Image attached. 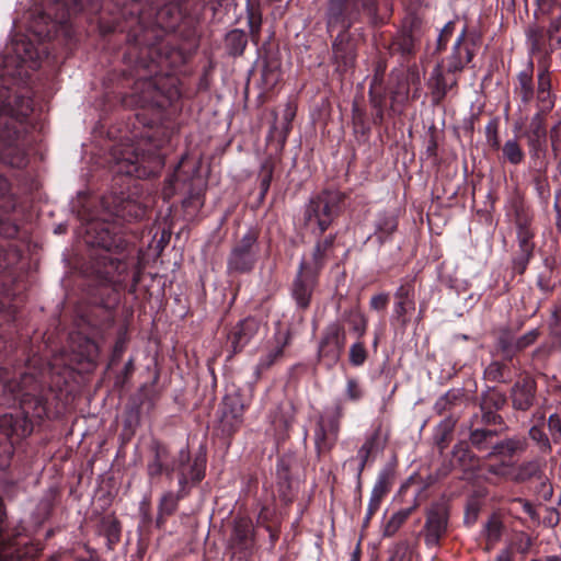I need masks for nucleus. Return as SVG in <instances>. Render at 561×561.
Masks as SVG:
<instances>
[{
  "label": "nucleus",
  "mask_w": 561,
  "mask_h": 561,
  "mask_svg": "<svg viewBox=\"0 0 561 561\" xmlns=\"http://www.w3.org/2000/svg\"><path fill=\"white\" fill-rule=\"evenodd\" d=\"M345 194L336 190H324L310 198L304 217L308 225H314L311 232L321 237L340 215Z\"/></svg>",
  "instance_id": "3"
},
{
  "label": "nucleus",
  "mask_w": 561,
  "mask_h": 561,
  "mask_svg": "<svg viewBox=\"0 0 561 561\" xmlns=\"http://www.w3.org/2000/svg\"><path fill=\"white\" fill-rule=\"evenodd\" d=\"M230 541L233 553L238 554L240 560L248 561L252 557L255 546V530L250 519H236Z\"/></svg>",
  "instance_id": "13"
},
{
  "label": "nucleus",
  "mask_w": 561,
  "mask_h": 561,
  "mask_svg": "<svg viewBox=\"0 0 561 561\" xmlns=\"http://www.w3.org/2000/svg\"><path fill=\"white\" fill-rule=\"evenodd\" d=\"M360 10L353 0H327L324 19L327 31H348L358 20Z\"/></svg>",
  "instance_id": "8"
},
{
  "label": "nucleus",
  "mask_w": 561,
  "mask_h": 561,
  "mask_svg": "<svg viewBox=\"0 0 561 561\" xmlns=\"http://www.w3.org/2000/svg\"><path fill=\"white\" fill-rule=\"evenodd\" d=\"M260 329V321L253 317H248L240 320L228 333L227 342L232 352H241L251 340L257 334Z\"/></svg>",
  "instance_id": "20"
},
{
  "label": "nucleus",
  "mask_w": 561,
  "mask_h": 561,
  "mask_svg": "<svg viewBox=\"0 0 561 561\" xmlns=\"http://www.w3.org/2000/svg\"><path fill=\"white\" fill-rule=\"evenodd\" d=\"M527 145L533 167L540 172H546L548 168L547 137L527 136Z\"/></svg>",
  "instance_id": "31"
},
{
  "label": "nucleus",
  "mask_w": 561,
  "mask_h": 561,
  "mask_svg": "<svg viewBox=\"0 0 561 561\" xmlns=\"http://www.w3.org/2000/svg\"><path fill=\"white\" fill-rule=\"evenodd\" d=\"M71 358L65 363L66 366L73 369L72 364H93L99 356V345L92 339L80 333L70 335Z\"/></svg>",
  "instance_id": "19"
},
{
  "label": "nucleus",
  "mask_w": 561,
  "mask_h": 561,
  "mask_svg": "<svg viewBox=\"0 0 561 561\" xmlns=\"http://www.w3.org/2000/svg\"><path fill=\"white\" fill-rule=\"evenodd\" d=\"M337 435H332L324 417H320L314 431V445L318 456L328 454L336 442Z\"/></svg>",
  "instance_id": "32"
},
{
  "label": "nucleus",
  "mask_w": 561,
  "mask_h": 561,
  "mask_svg": "<svg viewBox=\"0 0 561 561\" xmlns=\"http://www.w3.org/2000/svg\"><path fill=\"white\" fill-rule=\"evenodd\" d=\"M248 45V35L243 30L233 28L225 36V48L232 57L243 55Z\"/></svg>",
  "instance_id": "36"
},
{
  "label": "nucleus",
  "mask_w": 561,
  "mask_h": 561,
  "mask_svg": "<svg viewBox=\"0 0 561 561\" xmlns=\"http://www.w3.org/2000/svg\"><path fill=\"white\" fill-rule=\"evenodd\" d=\"M285 345L286 341H277L275 345L268 348L267 352L260 357L254 368L256 379H259L264 371L270 369L279 358L283 357Z\"/></svg>",
  "instance_id": "35"
},
{
  "label": "nucleus",
  "mask_w": 561,
  "mask_h": 561,
  "mask_svg": "<svg viewBox=\"0 0 561 561\" xmlns=\"http://www.w3.org/2000/svg\"><path fill=\"white\" fill-rule=\"evenodd\" d=\"M368 358V350L362 339H357L348 350V362L353 367L363 366Z\"/></svg>",
  "instance_id": "49"
},
{
  "label": "nucleus",
  "mask_w": 561,
  "mask_h": 561,
  "mask_svg": "<svg viewBox=\"0 0 561 561\" xmlns=\"http://www.w3.org/2000/svg\"><path fill=\"white\" fill-rule=\"evenodd\" d=\"M448 510L445 503L431 504L426 511V520L423 528L424 541L427 547H436L446 535L448 528Z\"/></svg>",
  "instance_id": "10"
},
{
  "label": "nucleus",
  "mask_w": 561,
  "mask_h": 561,
  "mask_svg": "<svg viewBox=\"0 0 561 561\" xmlns=\"http://www.w3.org/2000/svg\"><path fill=\"white\" fill-rule=\"evenodd\" d=\"M319 275L298 266L297 274L291 283L290 294L300 310H307L310 307L313 291L318 285Z\"/></svg>",
  "instance_id": "14"
},
{
  "label": "nucleus",
  "mask_w": 561,
  "mask_h": 561,
  "mask_svg": "<svg viewBox=\"0 0 561 561\" xmlns=\"http://www.w3.org/2000/svg\"><path fill=\"white\" fill-rule=\"evenodd\" d=\"M332 55L335 70L345 73L352 69L356 60V47L347 31H340L332 43Z\"/></svg>",
  "instance_id": "17"
},
{
  "label": "nucleus",
  "mask_w": 561,
  "mask_h": 561,
  "mask_svg": "<svg viewBox=\"0 0 561 561\" xmlns=\"http://www.w3.org/2000/svg\"><path fill=\"white\" fill-rule=\"evenodd\" d=\"M188 492V489H179L176 493L165 492L159 502V515H172L178 508L179 501L187 496Z\"/></svg>",
  "instance_id": "42"
},
{
  "label": "nucleus",
  "mask_w": 561,
  "mask_h": 561,
  "mask_svg": "<svg viewBox=\"0 0 561 561\" xmlns=\"http://www.w3.org/2000/svg\"><path fill=\"white\" fill-rule=\"evenodd\" d=\"M101 206L104 217L87 224L84 241L88 245L99 249L91 254L88 273L102 289L106 290V299L100 294L101 305L111 308L117 302V294L128 276L129 264L124 254L127 242L116 222L110 220L140 219L146 214V207L124 192L104 195Z\"/></svg>",
  "instance_id": "1"
},
{
  "label": "nucleus",
  "mask_w": 561,
  "mask_h": 561,
  "mask_svg": "<svg viewBox=\"0 0 561 561\" xmlns=\"http://www.w3.org/2000/svg\"><path fill=\"white\" fill-rule=\"evenodd\" d=\"M347 322L353 333L357 339H363L367 331V319L357 308L344 310L341 316V322Z\"/></svg>",
  "instance_id": "38"
},
{
  "label": "nucleus",
  "mask_w": 561,
  "mask_h": 561,
  "mask_svg": "<svg viewBox=\"0 0 561 561\" xmlns=\"http://www.w3.org/2000/svg\"><path fill=\"white\" fill-rule=\"evenodd\" d=\"M414 511V506L403 508L394 513L390 519L387 522L383 528V536L391 537L393 536L400 527L405 523L409 516Z\"/></svg>",
  "instance_id": "48"
},
{
  "label": "nucleus",
  "mask_w": 561,
  "mask_h": 561,
  "mask_svg": "<svg viewBox=\"0 0 561 561\" xmlns=\"http://www.w3.org/2000/svg\"><path fill=\"white\" fill-rule=\"evenodd\" d=\"M44 382L32 373H24L20 379H11L2 385L3 392L13 401L20 400L22 404L34 400L36 407L44 404L42 390Z\"/></svg>",
  "instance_id": "9"
},
{
  "label": "nucleus",
  "mask_w": 561,
  "mask_h": 561,
  "mask_svg": "<svg viewBox=\"0 0 561 561\" xmlns=\"http://www.w3.org/2000/svg\"><path fill=\"white\" fill-rule=\"evenodd\" d=\"M502 151L504 159L514 165L522 163L525 158L522 147L515 139L505 141Z\"/></svg>",
  "instance_id": "51"
},
{
  "label": "nucleus",
  "mask_w": 561,
  "mask_h": 561,
  "mask_svg": "<svg viewBox=\"0 0 561 561\" xmlns=\"http://www.w3.org/2000/svg\"><path fill=\"white\" fill-rule=\"evenodd\" d=\"M391 54H400L402 57H410L415 53V39L411 31H403L398 34L390 45Z\"/></svg>",
  "instance_id": "40"
},
{
  "label": "nucleus",
  "mask_w": 561,
  "mask_h": 561,
  "mask_svg": "<svg viewBox=\"0 0 561 561\" xmlns=\"http://www.w3.org/2000/svg\"><path fill=\"white\" fill-rule=\"evenodd\" d=\"M150 450L152 458L147 465L148 476L153 479L160 477L162 473H165L167 477L171 479L175 467L173 466V461H170V453L168 447L160 442L154 440L150 445Z\"/></svg>",
  "instance_id": "24"
},
{
  "label": "nucleus",
  "mask_w": 561,
  "mask_h": 561,
  "mask_svg": "<svg viewBox=\"0 0 561 561\" xmlns=\"http://www.w3.org/2000/svg\"><path fill=\"white\" fill-rule=\"evenodd\" d=\"M345 407L342 399H337L331 409L327 410L324 422L332 435H337L340 431L341 420L344 417Z\"/></svg>",
  "instance_id": "44"
},
{
  "label": "nucleus",
  "mask_w": 561,
  "mask_h": 561,
  "mask_svg": "<svg viewBox=\"0 0 561 561\" xmlns=\"http://www.w3.org/2000/svg\"><path fill=\"white\" fill-rule=\"evenodd\" d=\"M465 401V391L462 388H454L440 396L434 404V410L438 414L453 412Z\"/></svg>",
  "instance_id": "33"
},
{
  "label": "nucleus",
  "mask_w": 561,
  "mask_h": 561,
  "mask_svg": "<svg viewBox=\"0 0 561 561\" xmlns=\"http://www.w3.org/2000/svg\"><path fill=\"white\" fill-rule=\"evenodd\" d=\"M484 376L490 381L507 382L510 380V368L500 360H493L485 368Z\"/></svg>",
  "instance_id": "47"
},
{
  "label": "nucleus",
  "mask_w": 561,
  "mask_h": 561,
  "mask_svg": "<svg viewBox=\"0 0 561 561\" xmlns=\"http://www.w3.org/2000/svg\"><path fill=\"white\" fill-rule=\"evenodd\" d=\"M485 137L488 144L493 149L500 148V139H499V122L497 119H491L485 126Z\"/></svg>",
  "instance_id": "63"
},
{
  "label": "nucleus",
  "mask_w": 561,
  "mask_h": 561,
  "mask_svg": "<svg viewBox=\"0 0 561 561\" xmlns=\"http://www.w3.org/2000/svg\"><path fill=\"white\" fill-rule=\"evenodd\" d=\"M335 233H329L328 236L320 238L318 237L311 253L310 259H302L299 263L301 268H307L313 272L317 275H320V272L325 266L327 262L333 256L335 249Z\"/></svg>",
  "instance_id": "15"
},
{
  "label": "nucleus",
  "mask_w": 561,
  "mask_h": 561,
  "mask_svg": "<svg viewBox=\"0 0 561 561\" xmlns=\"http://www.w3.org/2000/svg\"><path fill=\"white\" fill-rule=\"evenodd\" d=\"M533 185L539 199L547 204L550 198V185L546 172L536 170V174L533 178Z\"/></svg>",
  "instance_id": "52"
},
{
  "label": "nucleus",
  "mask_w": 561,
  "mask_h": 561,
  "mask_svg": "<svg viewBox=\"0 0 561 561\" xmlns=\"http://www.w3.org/2000/svg\"><path fill=\"white\" fill-rule=\"evenodd\" d=\"M392 476L393 473L390 468L382 469L378 473L377 480L373 486L371 492L385 497L391 489Z\"/></svg>",
  "instance_id": "53"
},
{
  "label": "nucleus",
  "mask_w": 561,
  "mask_h": 561,
  "mask_svg": "<svg viewBox=\"0 0 561 561\" xmlns=\"http://www.w3.org/2000/svg\"><path fill=\"white\" fill-rule=\"evenodd\" d=\"M279 71L275 65L265 64L262 68L261 79L264 89H273L279 81Z\"/></svg>",
  "instance_id": "58"
},
{
  "label": "nucleus",
  "mask_w": 561,
  "mask_h": 561,
  "mask_svg": "<svg viewBox=\"0 0 561 561\" xmlns=\"http://www.w3.org/2000/svg\"><path fill=\"white\" fill-rule=\"evenodd\" d=\"M121 523L113 516H105L100 523V533L106 538V545L108 549L114 547L121 540Z\"/></svg>",
  "instance_id": "39"
},
{
  "label": "nucleus",
  "mask_w": 561,
  "mask_h": 561,
  "mask_svg": "<svg viewBox=\"0 0 561 561\" xmlns=\"http://www.w3.org/2000/svg\"><path fill=\"white\" fill-rule=\"evenodd\" d=\"M387 437L382 436L381 425L377 426L371 434L367 435L364 444L357 450L355 458H350L344 466H352L356 460L368 462L378 451L385 448Z\"/></svg>",
  "instance_id": "27"
},
{
  "label": "nucleus",
  "mask_w": 561,
  "mask_h": 561,
  "mask_svg": "<svg viewBox=\"0 0 561 561\" xmlns=\"http://www.w3.org/2000/svg\"><path fill=\"white\" fill-rule=\"evenodd\" d=\"M138 135H133L137 138ZM138 140L125 138L114 145L110 152V167L113 173L145 179L156 175L163 167L160 144L153 140L152 134L146 131Z\"/></svg>",
  "instance_id": "2"
},
{
  "label": "nucleus",
  "mask_w": 561,
  "mask_h": 561,
  "mask_svg": "<svg viewBox=\"0 0 561 561\" xmlns=\"http://www.w3.org/2000/svg\"><path fill=\"white\" fill-rule=\"evenodd\" d=\"M528 435L530 439L537 445L538 450L548 455L552 451V444L550 434L548 435L541 426L534 425L529 428Z\"/></svg>",
  "instance_id": "45"
},
{
  "label": "nucleus",
  "mask_w": 561,
  "mask_h": 561,
  "mask_svg": "<svg viewBox=\"0 0 561 561\" xmlns=\"http://www.w3.org/2000/svg\"><path fill=\"white\" fill-rule=\"evenodd\" d=\"M0 161L18 169L27 163L24 137L14 124H5L0 130Z\"/></svg>",
  "instance_id": "7"
},
{
  "label": "nucleus",
  "mask_w": 561,
  "mask_h": 561,
  "mask_svg": "<svg viewBox=\"0 0 561 561\" xmlns=\"http://www.w3.org/2000/svg\"><path fill=\"white\" fill-rule=\"evenodd\" d=\"M536 100L538 112L531 118L528 136L547 137L545 116L553 108L554 96L551 93V77L546 64L537 72Z\"/></svg>",
  "instance_id": "5"
},
{
  "label": "nucleus",
  "mask_w": 561,
  "mask_h": 561,
  "mask_svg": "<svg viewBox=\"0 0 561 561\" xmlns=\"http://www.w3.org/2000/svg\"><path fill=\"white\" fill-rule=\"evenodd\" d=\"M515 342V336L508 329L501 330L495 342L496 353L504 360H512L518 354Z\"/></svg>",
  "instance_id": "34"
},
{
  "label": "nucleus",
  "mask_w": 561,
  "mask_h": 561,
  "mask_svg": "<svg viewBox=\"0 0 561 561\" xmlns=\"http://www.w3.org/2000/svg\"><path fill=\"white\" fill-rule=\"evenodd\" d=\"M548 36L551 38L553 46L561 48V13L553 16L548 27Z\"/></svg>",
  "instance_id": "61"
},
{
  "label": "nucleus",
  "mask_w": 561,
  "mask_h": 561,
  "mask_svg": "<svg viewBox=\"0 0 561 561\" xmlns=\"http://www.w3.org/2000/svg\"><path fill=\"white\" fill-rule=\"evenodd\" d=\"M275 434L285 438L295 420V408L290 402L279 403L270 414Z\"/></svg>",
  "instance_id": "28"
},
{
  "label": "nucleus",
  "mask_w": 561,
  "mask_h": 561,
  "mask_svg": "<svg viewBox=\"0 0 561 561\" xmlns=\"http://www.w3.org/2000/svg\"><path fill=\"white\" fill-rule=\"evenodd\" d=\"M398 220L389 213H379L376 219V234L380 243H383L397 229Z\"/></svg>",
  "instance_id": "41"
},
{
  "label": "nucleus",
  "mask_w": 561,
  "mask_h": 561,
  "mask_svg": "<svg viewBox=\"0 0 561 561\" xmlns=\"http://www.w3.org/2000/svg\"><path fill=\"white\" fill-rule=\"evenodd\" d=\"M499 434L497 431L486 428H474L470 432V443L473 447L479 450H485L489 445V440Z\"/></svg>",
  "instance_id": "50"
},
{
  "label": "nucleus",
  "mask_w": 561,
  "mask_h": 561,
  "mask_svg": "<svg viewBox=\"0 0 561 561\" xmlns=\"http://www.w3.org/2000/svg\"><path fill=\"white\" fill-rule=\"evenodd\" d=\"M247 19L252 41L256 43L260 37L262 16L260 11L254 9L250 3H248L247 7Z\"/></svg>",
  "instance_id": "55"
},
{
  "label": "nucleus",
  "mask_w": 561,
  "mask_h": 561,
  "mask_svg": "<svg viewBox=\"0 0 561 561\" xmlns=\"http://www.w3.org/2000/svg\"><path fill=\"white\" fill-rule=\"evenodd\" d=\"M506 396L495 388H489L480 396V410L500 411L506 404Z\"/></svg>",
  "instance_id": "43"
},
{
  "label": "nucleus",
  "mask_w": 561,
  "mask_h": 561,
  "mask_svg": "<svg viewBox=\"0 0 561 561\" xmlns=\"http://www.w3.org/2000/svg\"><path fill=\"white\" fill-rule=\"evenodd\" d=\"M346 344V330L340 320L330 322L322 331L318 344V359L328 368L337 364Z\"/></svg>",
  "instance_id": "6"
},
{
  "label": "nucleus",
  "mask_w": 561,
  "mask_h": 561,
  "mask_svg": "<svg viewBox=\"0 0 561 561\" xmlns=\"http://www.w3.org/2000/svg\"><path fill=\"white\" fill-rule=\"evenodd\" d=\"M15 207L16 201L10 183L0 174V236L3 238H15L19 233V225L13 216Z\"/></svg>",
  "instance_id": "12"
},
{
  "label": "nucleus",
  "mask_w": 561,
  "mask_h": 561,
  "mask_svg": "<svg viewBox=\"0 0 561 561\" xmlns=\"http://www.w3.org/2000/svg\"><path fill=\"white\" fill-rule=\"evenodd\" d=\"M467 27H463L453 45L450 55L439 64H445L449 72L461 73L466 65L473 58V50L466 43Z\"/></svg>",
  "instance_id": "21"
},
{
  "label": "nucleus",
  "mask_w": 561,
  "mask_h": 561,
  "mask_svg": "<svg viewBox=\"0 0 561 561\" xmlns=\"http://www.w3.org/2000/svg\"><path fill=\"white\" fill-rule=\"evenodd\" d=\"M32 432L26 416L3 414L0 416V434L10 438L12 436L25 437Z\"/></svg>",
  "instance_id": "30"
},
{
  "label": "nucleus",
  "mask_w": 561,
  "mask_h": 561,
  "mask_svg": "<svg viewBox=\"0 0 561 561\" xmlns=\"http://www.w3.org/2000/svg\"><path fill=\"white\" fill-rule=\"evenodd\" d=\"M512 405L515 410L527 411L536 400V382L524 378L514 383L511 390Z\"/></svg>",
  "instance_id": "25"
},
{
  "label": "nucleus",
  "mask_w": 561,
  "mask_h": 561,
  "mask_svg": "<svg viewBox=\"0 0 561 561\" xmlns=\"http://www.w3.org/2000/svg\"><path fill=\"white\" fill-rule=\"evenodd\" d=\"M534 231L533 230H524L517 232V242L519 251L514 257L513 264L514 270L518 274H523L529 263L530 257L533 256V252L535 249V243L533 242L534 239Z\"/></svg>",
  "instance_id": "29"
},
{
  "label": "nucleus",
  "mask_w": 561,
  "mask_h": 561,
  "mask_svg": "<svg viewBox=\"0 0 561 561\" xmlns=\"http://www.w3.org/2000/svg\"><path fill=\"white\" fill-rule=\"evenodd\" d=\"M219 411L221 430L231 435L243 422L244 407L238 397H226Z\"/></svg>",
  "instance_id": "22"
},
{
  "label": "nucleus",
  "mask_w": 561,
  "mask_h": 561,
  "mask_svg": "<svg viewBox=\"0 0 561 561\" xmlns=\"http://www.w3.org/2000/svg\"><path fill=\"white\" fill-rule=\"evenodd\" d=\"M547 426L552 442L561 444V410L549 415Z\"/></svg>",
  "instance_id": "59"
},
{
  "label": "nucleus",
  "mask_w": 561,
  "mask_h": 561,
  "mask_svg": "<svg viewBox=\"0 0 561 561\" xmlns=\"http://www.w3.org/2000/svg\"><path fill=\"white\" fill-rule=\"evenodd\" d=\"M526 449V440L519 437H511L492 446L490 456L512 457Z\"/></svg>",
  "instance_id": "37"
},
{
  "label": "nucleus",
  "mask_w": 561,
  "mask_h": 561,
  "mask_svg": "<svg viewBox=\"0 0 561 561\" xmlns=\"http://www.w3.org/2000/svg\"><path fill=\"white\" fill-rule=\"evenodd\" d=\"M527 42L529 45V50L531 54H540L542 55L541 60L539 61L538 71L546 64L548 68L550 67V55L558 49L557 46H553L551 38L548 36V31L545 32L542 27L533 25L527 30Z\"/></svg>",
  "instance_id": "23"
},
{
  "label": "nucleus",
  "mask_w": 561,
  "mask_h": 561,
  "mask_svg": "<svg viewBox=\"0 0 561 561\" xmlns=\"http://www.w3.org/2000/svg\"><path fill=\"white\" fill-rule=\"evenodd\" d=\"M365 391L358 379L351 377L346 379L344 396L345 400L357 403L364 398Z\"/></svg>",
  "instance_id": "56"
},
{
  "label": "nucleus",
  "mask_w": 561,
  "mask_h": 561,
  "mask_svg": "<svg viewBox=\"0 0 561 561\" xmlns=\"http://www.w3.org/2000/svg\"><path fill=\"white\" fill-rule=\"evenodd\" d=\"M394 299L392 317L401 321L402 325H407V314L415 309L414 278L404 277L401 279L400 286L394 291Z\"/></svg>",
  "instance_id": "18"
},
{
  "label": "nucleus",
  "mask_w": 561,
  "mask_h": 561,
  "mask_svg": "<svg viewBox=\"0 0 561 561\" xmlns=\"http://www.w3.org/2000/svg\"><path fill=\"white\" fill-rule=\"evenodd\" d=\"M20 260L16 249L0 247V275L10 271Z\"/></svg>",
  "instance_id": "54"
},
{
  "label": "nucleus",
  "mask_w": 561,
  "mask_h": 561,
  "mask_svg": "<svg viewBox=\"0 0 561 561\" xmlns=\"http://www.w3.org/2000/svg\"><path fill=\"white\" fill-rule=\"evenodd\" d=\"M539 336H540L539 329H533L518 337L515 336V341H516L515 343H516L518 353L526 350L530 345H533Z\"/></svg>",
  "instance_id": "62"
},
{
  "label": "nucleus",
  "mask_w": 561,
  "mask_h": 561,
  "mask_svg": "<svg viewBox=\"0 0 561 561\" xmlns=\"http://www.w3.org/2000/svg\"><path fill=\"white\" fill-rule=\"evenodd\" d=\"M458 76L456 72H449L445 64H437L433 68L427 85L434 104H439L447 93L457 87Z\"/></svg>",
  "instance_id": "16"
},
{
  "label": "nucleus",
  "mask_w": 561,
  "mask_h": 561,
  "mask_svg": "<svg viewBox=\"0 0 561 561\" xmlns=\"http://www.w3.org/2000/svg\"><path fill=\"white\" fill-rule=\"evenodd\" d=\"M256 523L257 526L264 529H268L270 527L273 526H280V518L275 512V510L267 506H263L259 513Z\"/></svg>",
  "instance_id": "57"
},
{
  "label": "nucleus",
  "mask_w": 561,
  "mask_h": 561,
  "mask_svg": "<svg viewBox=\"0 0 561 561\" xmlns=\"http://www.w3.org/2000/svg\"><path fill=\"white\" fill-rule=\"evenodd\" d=\"M514 95L527 107L535 96L534 62L529 60L526 67L520 70L514 82Z\"/></svg>",
  "instance_id": "26"
},
{
  "label": "nucleus",
  "mask_w": 561,
  "mask_h": 561,
  "mask_svg": "<svg viewBox=\"0 0 561 561\" xmlns=\"http://www.w3.org/2000/svg\"><path fill=\"white\" fill-rule=\"evenodd\" d=\"M456 423L457 417L450 414L438 424L435 440L440 450L446 448Z\"/></svg>",
  "instance_id": "46"
},
{
  "label": "nucleus",
  "mask_w": 561,
  "mask_h": 561,
  "mask_svg": "<svg viewBox=\"0 0 561 561\" xmlns=\"http://www.w3.org/2000/svg\"><path fill=\"white\" fill-rule=\"evenodd\" d=\"M175 467L174 472L179 477V489H188L190 482L193 484L198 483L205 477L206 459L204 456L196 457L191 462L190 451L187 449H181L178 457L173 461Z\"/></svg>",
  "instance_id": "11"
},
{
  "label": "nucleus",
  "mask_w": 561,
  "mask_h": 561,
  "mask_svg": "<svg viewBox=\"0 0 561 561\" xmlns=\"http://www.w3.org/2000/svg\"><path fill=\"white\" fill-rule=\"evenodd\" d=\"M260 231L249 227L245 232L233 243L227 259L229 274L250 273L260 257Z\"/></svg>",
  "instance_id": "4"
},
{
  "label": "nucleus",
  "mask_w": 561,
  "mask_h": 561,
  "mask_svg": "<svg viewBox=\"0 0 561 561\" xmlns=\"http://www.w3.org/2000/svg\"><path fill=\"white\" fill-rule=\"evenodd\" d=\"M549 329L550 335L553 337L556 346L561 351V318L557 311L552 313Z\"/></svg>",
  "instance_id": "64"
},
{
  "label": "nucleus",
  "mask_w": 561,
  "mask_h": 561,
  "mask_svg": "<svg viewBox=\"0 0 561 561\" xmlns=\"http://www.w3.org/2000/svg\"><path fill=\"white\" fill-rule=\"evenodd\" d=\"M141 87L146 90L147 94L141 96V101L144 103H151L154 105H161L160 102V91L157 89L154 82L152 80H146L140 83Z\"/></svg>",
  "instance_id": "60"
}]
</instances>
